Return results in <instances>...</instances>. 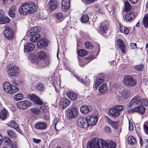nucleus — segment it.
Instances as JSON below:
<instances>
[{
    "instance_id": "nucleus-1",
    "label": "nucleus",
    "mask_w": 148,
    "mask_h": 148,
    "mask_svg": "<svg viewBox=\"0 0 148 148\" xmlns=\"http://www.w3.org/2000/svg\"><path fill=\"white\" fill-rule=\"evenodd\" d=\"M115 145L111 141H105L99 139L98 140H93L89 143V147L87 148H115Z\"/></svg>"
},
{
    "instance_id": "nucleus-2",
    "label": "nucleus",
    "mask_w": 148,
    "mask_h": 148,
    "mask_svg": "<svg viewBox=\"0 0 148 148\" xmlns=\"http://www.w3.org/2000/svg\"><path fill=\"white\" fill-rule=\"evenodd\" d=\"M37 9V7L32 2H25L21 4L18 11L21 15H25L34 12Z\"/></svg>"
},
{
    "instance_id": "nucleus-3",
    "label": "nucleus",
    "mask_w": 148,
    "mask_h": 148,
    "mask_svg": "<svg viewBox=\"0 0 148 148\" xmlns=\"http://www.w3.org/2000/svg\"><path fill=\"white\" fill-rule=\"evenodd\" d=\"M6 69L8 74L11 77H16L18 75L19 69L18 66L10 64L7 65Z\"/></svg>"
},
{
    "instance_id": "nucleus-4",
    "label": "nucleus",
    "mask_w": 148,
    "mask_h": 148,
    "mask_svg": "<svg viewBox=\"0 0 148 148\" xmlns=\"http://www.w3.org/2000/svg\"><path fill=\"white\" fill-rule=\"evenodd\" d=\"M134 103L141 106H147L148 105V101L142 99L140 96L137 95L132 99L129 103V105L130 107H132Z\"/></svg>"
},
{
    "instance_id": "nucleus-5",
    "label": "nucleus",
    "mask_w": 148,
    "mask_h": 148,
    "mask_svg": "<svg viewBox=\"0 0 148 148\" xmlns=\"http://www.w3.org/2000/svg\"><path fill=\"white\" fill-rule=\"evenodd\" d=\"M124 107L122 105H118L112 107L109 110L108 114L110 116L116 117L119 115V112L124 109Z\"/></svg>"
},
{
    "instance_id": "nucleus-6",
    "label": "nucleus",
    "mask_w": 148,
    "mask_h": 148,
    "mask_svg": "<svg viewBox=\"0 0 148 148\" xmlns=\"http://www.w3.org/2000/svg\"><path fill=\"white\" fill-rule=\"evenodd\" d=\"M27 97L37 104L40 105V108L42 111L45 110L46 107L45 105L43 104V102L35 95L28 94Z\"/></svg>"
},
{
    "instance_id": "nucleus-7",
    "label": "nucleus",
    "mask_w": 148,
    "mask_h": 148,
    "mask_svg": "<svg viewBox=\"0 0 148 148\" xmlns=\"http://www.w3.org/2000/svg\"><path fill=\"white\" fill-rule=\"evenodd\" d=\"M123 82L126 86L128 87L134 86L136 84V79L134 77L130 75H126L124 76Z\"/></svg>"
},
{
    "instance_id": "nucleus-8",
    "label": "nucleus",
    "mask_w": 148,
    "mask_h": 148,
    "mask_svg": "<svg viewBox=\"0 0 148 148\" xmlns=\"http://www.w3.org/2000/svg\"><path fill=\"white\" fill-rule=\"evenodd\" d=\"M78 115V111L76 108L74 106L71 107L66 111L67 117L69 120L76 118Z\"/></svg>"
},
{
    "instance_id": "nucleus-9",
    "label": "nucleus",
    "mask_w": 148,
    "mask_h": 148,
    "mask_svg": "<svg viewBox=\"0 0 148 148\" xmlns=\"http://www.w3.org/2000/svg\"><path fill=\"white\" fill-rule=\"evenodd\" d=\"M77 126L81 128L86 129L88 127V120L86 117H79L77 121Z\"/></svg>"
},
{
    "instance_id": "nucleus-10",
    "label": "nucleus",
    "mask_w": 148,
    "mask_h": 148,
    "mask_svg": "<svg viewBox=\"0 0 148 148\" xmlns=\"http://www.w3.org/2000/svg\"><path fill=\"white\" fill-rule=\"evenodd\" d=\"M99 113L98 112L95 110L94 113L90 115L88 119V125H94L97 123L98 120Z\"/></svg>"
},
{
    "instance_id": "nucleus-11",
    "label": "nucleus",
    "mask_w": 148,
    "mask_h": 148,
    "mask_svg": "<svg viewBox=\"0 0 148 148\" xmlns=\"http://www.w3.org/2000/svg\"><path fill=\"white\" fill-rule=\"evenodd\" d=\"M32 103L28 100L18 102L16 103L17 108L21 110H25L31 106Z\"/></svg>"
},
{
    "instance_id": "nucleus-12",
    "label": "nucleus",
    "mask_w": 148,
    "mask_h": 148,
    "mask_svg": "<svg viewBox=\"0 0 148 148\" xmlns=\"http://www.w3.org/2000/svg\"><path fill=\"white\" fill-rule=\"evenodd\" d=\"M3 33L4 36L8 39L11 40L13 38V31L10 28L6 29L4 31Z\"/></svg>"
},
{
    "instance_id": "nucleus-13",
    "label": "nucleus",
    "mask_w": 148,
    "mask_h": 148,
    "mask_svg": "<svg viewBox=\"0 0 148 148\" xmlns=\"http://www.w3.org/2000/svg\"><path fill=\"white\" fill-rule=\"evenodd\" d=\"M40 31V28L39 27L35 26L30 29L27 33L28 36H30L33 35H36Z\"/></svg>"
},
{
    "instance_id": "nucleus-14",
    "label": "nucleus",
    "mask_w": 148,
    "mask_h": 148,
    "mask_svg": "<svg viewBox=\"0 0 148 148\" xmlns=\"http://www.w3.org/2000/svg\"><path fill=\"white\" fill-rule=\"evenodd\" d=\"M48 44L47 40L45 38H42L38 42L37 46L38 48L40 49L45 47H47Z\"/></svg>"
},
{
    "instance_id": "nucleus-15",
    "label": "nucleus",
    "mask_w": 148,
    "mask_h": 148,
    "mask_svg": "<svg viewBox=\"0 0 148 148\" xmlns=\"http://www.w3.org/2000/svg\"><path fill=\"white\" fill-rule=\"evenodd\" d=\"M58 6L57 1L56 0H50L48 4V9L51 11L56 10Z\"/></svg>"
},
{
    "instance_id": "nucleus-16",
    "label": "nucleus",
    "mask_w": 148,
    "mask_h": 148,
    "mask_svg": "<svg viewBox=\"0 0 148 148\" xmlns=\"http://www.w3.org/2000/svg\"><path fill=\"white\" fill-rule=\"evenodd\" d=\"M118 47L120 49L122 52L125 53L126 46L124 41L121 39H118L117 40Z\"/></svg>"
},
{
    "instance_id": "nucleus-17",
    "label": "nucleus",
    "mask_w": 148,
    "mask_h": 148,
    "mask_svg": "<svg viewBox=\"0 0 148 148\" xmlns=\"http://www.w3.org/2000/svg\"><path fill=\"white\" fill-rule=\"evenodd\" d=\"M34 127L38 130H45L47 127V124L45 122H38L35 125Z\"/></svg>"
},
{
    "instance_id": "nucleus-18",
    "label": "nucleus",
    "mask_w": 148,
    "mask_h": 148,
    "mask_svg": "<svg viewBox=\"0 0 148 148\" xmlns=\"http://www.w3.org/2000/svg\"><path fill=\"white\" fill-rule=\"evenodd\" d=\"M34 45L32 43H27L24 44V51L28 52L29 51H31L34 49Z\"/></svg>"
},
{
    "instance_id": "nucleus-19",
    "label": "nucleus",
    "mask_w": 148,
    "mask_h": 148,
    "mask_svg": "<svg viewBox=\"0 0 148 148\" xmlns=\"http://www.w3.org/2000/svg\"><path fill=\"white\" fill-rule=\"evenodd\" d=\"M136 15V14L133 12L127 13L125 15V19L127 21H132L135 18Z\"/></svg>"
},
{
    "instance_id": "nucleus-20",
    "label": "nucleus",
    "mask_w": 148,
    "mask_h": 148,
    "mask_svg": "<svg viewBox=\"0 0 148 148\" xmlns=\"http://www.w3.org/2000/svg\"><path fill=\"white\" fill-rule=\"evenodd\" d=\"M99 91L100 93L104 94L108 92L109 89L108 88L106 84L105 83L102 84L99 88Z\"/></svg>"
},
{
    "instance_id": "nucleus-21",
    "label": "nucleus",
    "mask_w": 148,
    "mask_h": 148,
    "mask_svg": "<svg viewBox=\"0 0 148 148\" xmlns=\"http://www.w3.org/2000/svg\"><path fill=\"white\" fill-rule=\"evenodd\" d=\"M66 95L69 99L73 101L76 100L78 97L77 93L71 91L67 92Z\"/></svg>"
},
{
    "instance_id": "nucleus-22",
    "label": "nucleus",
    "mask_w": 148,
    "mask_h": 148,
    "mask_svg": "<svg viewBox=\"0 0 148 148\" xmlns=\"http://www.w3.org/2000/svg\"><path fill=\"white\" fill-rule=\"evenodd\" d=\"M3 86L4 90L9 94L11 88V86L10 83L8 82H4L3 84Z\"/></svg>"
},
{
    "instance_id": "nucleus-23",
    "label": "nucleus",
    "mask_w": 148,
    "mask_h": 148,
    "mask_svg": "<svg viewBox=\"0 0 148 148\" xmlns=\"http://www.w3.org/2000/svg\"><path fill=\"white\" fill-rule=\"evenodd\" d=\"M55 16L58 23L61 22L65 18L63 14L61 12H58L55 14Z\"/></svg>"
},
{
    "instance_id": "nucleus-24",
    "label": "nucleus",
    "mask_w": 148,
    "mask_h": 148,
    "mask_svg": "<svg viewBox=\"0 0 148 148\" xmlns=\"http://www.w3.org/2000/svg\"><path fill=\"white\" fill-rule=\"evenodd\" d=\"M7 125L11 127L14 128L19 132V130L21 131L18 127L17 124L14 121H12L7 123Z\"/></svg>"
},
{
    "instance_id": "nucleus-25",
    "label": "nucleus",
    "mask_w": 148,
    "mask_h": 148,
    "mask_svg": "<svg viewBox=\"0 0 148 148\" xmlns=\"http://www.w3.org/2000/svg\"><path fill=\"white\" fill-rule=\"evenodd\" d=\"M130 93V92L129 90L125 89L121 91V94L122 98L125 99H127L129 97Z\"/></svg>"
},
{
    "instance_id": "nucleus-26",
    "label": "nucleus",
    "mask_w": 148,
    "mask_h": 148,
    "mask_svg": "<svg viewBox=\"0 0 148 148\" xmlns=\"http://www.w3.org/2000/svg\"><path fill=\"white\" fill-rule=\"evenodd\" d=\"M108 29L106 25H103L100 26L99 29V33L102 35H104L107 33Z\"/></svg>"
},
{
    "instance_id": "nucleus-27",
    "label": "nucleus",
    "mask_w": 148,
    "mask_h": 148,
    "mask_svg": "<svg viewBox=\"0 0 148 148\" xmlns=\"http://www.w3.org/2000/svg\"><path fill=\"white\" fill-rule=\"evenodd\" d=\"M61 4L62 9L65 11H67L70 7V3L67 1H62Z\"/></svg>"
},
{
    "instance_id": "nucleus-28",
    "label": "nucleus",
    "mask_w": 148,
    "mask_h": 148,
    "mask_svg": "<svg viewBox=\"0 0 148 148\" xmlns=\"http://www.w3.org/2000/svg\"><path fill=\"white\" fill-rule=\"evenodd\" d=\"M36 56L40 60H44L46 58L47 55L44 51H41L38 52Z\"/></svg>"
},
{
    "instance_id": "nucleus-29",
    "label": "nucleus",
    "mask_w": 148,
    "mask_h": 148,
    "mask_svg": "<svg viewBox=\"0 0 148 148\" xmlns=\"http://www.w3.org/2000/svg\"><path fill=\"white\" fill-rule=\"evenodd\" d=\"M8 115V112L5 109H3L0 112V117L3 120L5 119Z\"/></svg>"
},
{
    "instance_id": "nucleus-30",
    "label": "nucleus",
    "mask_w": 148,
    "mask_h": 148,
    "mask_svg": "<svg viewBox=\"0 0 148 148\" xmlns=\"http://www.w3.org/2000/svg\"><path fill=\"white\" fill-rule=\"evenodd\" d=\"M128 143L131 145H134L136 143V138L132 136H130L127 138Z\"/></svg>"
},
{
    "instance_id": "nucleus-31",
    "label": "nucleus",
    "mask_w": 148,
    "mask_h": 148,
    "mask_svg": "<svg viewBox=\"0 0 148 148\" xmlns=\"http://www.w3.org/2000/svg\"><path fill=\"white\" fill-rule=\"evenodd\" d=\"M80 111L83 114H86L89 112L90 109L88 106L83 105L80 107Z\"/></svg>"
},
{
    "instance_id": "nucleus-32",
    "label": "nucleus",
    "mask_w": 148,
    "mask_h": 148,
    "mask_svg": "<svg viewBox=\"0 0 148 148\" xmlns=\"http://www.w3.org/2000/svg\"><path fill=\"white\" fill-rule=\"evenodd\" d=\"M62 103L61 104L62 108L64 109L70 104V101L67 98H64L62 100Z\"/></svg>"
},
{
    "instance_id": "nucleus-33",
    "label": "nucleus",
    "mask_w": 148,
    "mask_h": 148,
    "mask_svg": "<svg viewBox=\"0 0 148 148\" xmlns=\"http://www.w3.org/2000/svg\"><path fill=\"white\" fill-rule=\"evenodd\" d=\"M16 10V7L15 6H13L10 8L8 12L10 16L12 18L15 17Z\"/></svg>"
},
{
    "instance_id": "nucleus-34",
    "label": "nucleus",
    "mask_w": 148,
    "mask_h": 148,
    "mask_svg": "<svg viewBox=\"0 0 148 148\" xmlns=\"http://www.w3.org/2000/svg\"><path fill=\"white\" fill-rule=\"evenodd\" d=\"M10 19L8 17L3 16L0 17V24H4L9 22Z\"/></svg>"
},
{
    "instance_id": "nucleus-35",
    "label": "nucleus",
    "mask_w": 148,
    "mask_h": 148,
    "mask_svg": "<svg viewBox=\"0 0 148 148\" xmlns=\"http://www.w3.org/2000/svg\"><path fill=\"white\" fill-rule=\"evenodd\" d=\"M143 24L146 29H148V14H146L143 19Z\"/></svg>"
},
{
    "instance_id": "nucleus-36",
    "label": "nucleus",
    "mask_w": 148,
    "mask_h": 148,
    "mask_svg": "<svg viewBox=\"0 0 148 148\" xmlns=\"http://www.w3.org/2000/svg\"><path fill=\"white\" fill-rule=\"evenodd\" d=\"M104 81L102 80V79H99L96 78V79L94 82L93 85V87H95V89L97 90L98 86L99 85L102 83Z\"/></svg>"
},
{
    "instance_id": "nucleus-37",
    "label": "nucleus",
    "mask_w": 148,
    "mask_h": 148,
    "mask_svg": "<svg viewBox=\"0 0 148 148\" xmlns=\"http://www.w3.org/2000/svg\"><path fill=\"white\" fill-rule=\"evenodd\" d=\"M89 18L87 14H84L82 16L81 18V21L83 23H86L89 21Z\"/></svg>"
},
{
    "instance_id": "nucleus-38",
    "label": "nucleus",
    "mask_w": 148,
    "mask_h": 148,
    "mask_svg": "<svg viewBox=\"0 0 148 148\" xmlns=\"http://www.w3.org/2000/svg\"><path fill=\"white\" fill-rule=\"evenodd\" d=\"M77 53L79 56H86L88 54V52L85 50L80 49L77 51Z\"/></svg>"
},
{
    "instance_id": "nucleus-39",
    "label": "nucleus",
    "mask_w": 148,
    "mask_h": 148,
    "mask_svg": "<svg viewBox=\"0 0 148 148\" xmlns=\"http://www.w3.org/2000/svg\"><path fill=\"white\" fill-rule=\"evenodd\" d=\"M137 112L139 114H143L145 112L146 108L142 106H138L137 107Z\"/></svg>"
},
{
    "instance_id": "nucleus-40",
    "label": "nucleus",
    "mask_w": 148,
    "mask_h": 148,
    "mask_svg": "<svg viewBox=\"0 0 148 148\" xmlns=\"http://www.w3.org/2000/svg\"><path fill=\"white\" fill-rule=\"evenodd\" d=\"M30 38V40L32 42H34L39 39L40 38V35L39 34L33 35Z\"/></svg>"
},
{
    "instance_id": "nucleus-41",
    "label": "nucleus",
    "mask_w": 148,
    "mask_h": 148,
    "mask_svg": "<svg viewBox=\"0 0 148 148\" xmlns=\"http://www.w3.org/2000/svg\"><path fill=\"white\" fill-rule=\"evenodd\" d=\"M36 87L38 90L41 91L44 90L45 89L44 86L42 83H39L37 84Z\"/></svg>"
},
{
    "instance_id": "nucleus-42",
    "label": "nucleus",
    "mask_w": 148,
    "mask_h": 148,
    "mask_svg": "<svg viewBox=\"0 0 148 148\" xmlns=\"http://www.w3.org/2000/svg\"><path fill=\"white\" fill-rule=\"evenodd\" d=\"M23 95L20 93H18L14 95V99L16 101L21 100L23 99Z\"/></svg>"
},
{
    "instance_id": "nucleus-43",
    "label": "nucleus",
    "mask_w": 148,
    "mask_h": 148,
    "mask_svg": "<svg viewBox=\"0 0 148 148\" xmlns=\"http://www.w3.org/2000/svg\"><path fill=\"white\" fill-rule=\"evenodd\" d=\"M84 46L88 49H92L94 47L93 44L89 41L86 42L84 44Z\"/></svg>"
},
{
    "instance_id": "nucleus-44",
    "label": "nucleus",
    "mask_w": 148,
    "mask_h": 148,
    "mask_svg": "<svg viewBox=\"0 0 148 148\" xmlns=\"http://www.w3.org/2000/svg\"><path fill=\"white\" fill-rule=\"evenodd\" d=\"M8 135L11 138H14L16 137V134L12 130H7Z\"/></svg>"
},
{
    "instance_id": "nucleus-45",
    "label": "nucleus",
    "mask_w": 148,
    "mask_h": 148,
    "mask_svg": "<svg viewBox=\"0 0 148 148\" xmlns=\"http://www.w3.org/2000/svg\"><path fill=\"white\" fill-rule=\"evenodd\" d=\"M18 90L19 89L17 86L13 85L11 86V89L9 94H13L17 92Z\"/></svg>"
},
{
    "instance_id": "nucleus-46",
    "label": "nucleus",
    "mask_w": 148,
    "mask_h": 148,
    "mask_svg": "<svg viewBox=\"0 0 148 148\" xmlns=\"http://www.w3.org/2000/svg\"><path fill=\"white\" fill-rule=\"evenodd\" d=\"M3 140L6 145H8L12 143L11 139L8 137H4Z\"/></svg>"
},
{
    "instance_id": "nucleus-47",
    "label": "nucleus",
    "mask_w": 148,
    "mask_h": 148,
    "mask_svg": "<svg viewBox=\"0 0 148 148\" xmlns=\"http://www.w3.org/2000/svg\"><path fill=\"white\" fill-rule=\"evenodd\" d=\"M125 10L126 11H128L131 9V7L130 4L128 1H126L125 2Z\"/></svg>"
},
{
    "instance_id": "nucleus-48",
    "label": "nucleus",
    "mask_w": 148,
    "mask_h": 148,
    "mask_svg": "<svg viewBox=\"0 0 148 148\" xmlns=\"http://www.w3.org/2000/svg\"><path fill=\"white\" fill-rule=\"evenodd\" d=\"M86 60L84 61H82V62H81L80 61L79 62V64L81 67H83L85 66V64L82 63L83 62L88 63L92 59L91 57H86Z\"/></svg>"
},
{
    "instance_id": "nucleus-49",
    "label": "nucleus",
    "mask_w": 148,
    "mask_h": 148,
    "mask_svg": "<svg viewBox=\"0 0 148 148\" xmlns=\"http://www.w3.org/2000/svg\"><path fill=\"white\" fill-rule=\"evenodd\" d=\"M134 68L138 71H141L144 68V66L142 64L134 65Z\"/></svg>"
},
{
    "instance_id": "nucleus-50",
    "label": "nucleus",
    "mask_w": 148,
    "mask_h": 148,
    "mask_svg": "<svg viewBox=\"0 0 148 148\" xmlns=\"http://www.w3.org/2000/svg\"><path fill=\"white\" fill-rule=\"evenodd\" d=\"M32 112L35 114H40V111L38 109L36 108H32L31 109Z\"/></svg>"
},
{
    "instance_id": "nucleus-51",
    "label": "nucleus",
    "mask_w": 148,
    "mask_h": 148,
    "mask_svg": "<svg viewBox=\"0 0 148 148\" xmlns=\"http://www.w3.org/2000/svg\"><path fill=\"white\" fill-rule=\"evenodd\" d=\"M75 77L77 79L78 81L81 82L83 84H84L86 85L87 84H88V82H87L85 81L83 79L80 78L79 76H76L75 75Z\"/></svg>"
},
{
    "instance_id": "nucleus-52",
    "label": "nucleus",
    "mask_w": 148,
    "mask_h": 148,
    "mask_svg": "<svg viewBox=\"0 0 148 148\" xmlns=\"http://www.w3.org/2000/svg\"><path fill=\"white\" fill-rule=\"evenodd\" d=\"M106 8L108 12H110L114 10V7L112 6L111 4H109L107 5Z\"/></svg>"
},
{
    "instance_id": "nucleus-53",
    "label": "nucleus",
    "mask_w": 148,
    "mask_h": 148,
    "mask_svg": "<svg viewBox=\"0 0 148 148\" xmlns=\"http://www.w3.org/2000/svg\"><path fill=\"white\" fill-rule=\"evenodd\" d=\"M112 126L114 128H117L118 127L119 124L118 123L117 121H113L112 123L111 124Z\"/></svg>"
},
{
    "instance_id": "nucleus-54",
    "label": "nucleus",
    "mask_w": 148,
    "mask_h": 148,
    "mask_svg": "<svg viewBox=\"0 0 148 148\" xmlns=\"http://www.w3.org/2000/svg\"><path fill=\"white\" fill-rule=\"evenodd\" d=\"M143 129L145 133L148 135V126L146 125V122L143 125Z\"/></svg>"
},
{
    "instance_id": "nucleus-55",
    "label": "nucleus",
    "mask_w": 148,
    "mask_h": 148,
    "mask_svg": "<svg viewBox=\"0 0 148 148\" xmlns=\"http://www.w3.org/2000/svg\"><path fill=\"white\" fill-rule=\"evenodd\" d=\"M97 78L99 79H102V80L104 81V74L103 73H101L100 74H98Z\"/></svg>"
},
{
    "instance_id": "nucleus-56",
    "label": "nucleus",
    "mask_w": 148,
    "mask_h": 148,
    "mask_svg": "<svg viewBox=\"0 0 148 148\" xmlns=\"http://www.w3.org/2000/svg\"><path fill=\"white\" fill-rule=\"evenodd\" d=\"M137 107L133 108L130 109L128 110V112L129 113H132L137 112Z\"/></svg>"
},
{
    "instance_id": "nucleus-57",
    "label": "nucleus",
    "mask_w": 148,
    "mask_h": 148,
    "mask_svg": "<svg viewBox=\"0 0 148 148\" xmlns=\"http://www.w3.org/2000/svg\"><path fill=\"white\" fill-rule=\"evenodd\" d=\"M130 45L133 49H135L137 47V44L136 43H131Z\"/></svg>"
},
{
    "instance_id": "nucleus-58",
    "label": "nucleus",
    "mask_w": 148,
    "mask_h": 148,
    "mask_svg": "<svg viewBox=\"0 0 148 148\" xmlns=\"http://www.w3.org/2000/svg\"><path fill=\"white\" fill-rule=\"evenodd\" d=\"M41 141L40 139H36L35 138H34L33 139V141L35 143L38 144L40 143Z\"/></svg>"
},
{
    "instance_id": "nucleus-59",
    "label": "nucleus",
    "mask_w": 148,
    "mask_h": 148,
    "mask_svg": "<svg viewBox=\"0 0 148 148\" xmlns=\"http://www.w3.org/2000/svg\"><path fill=\"white\" fill-rule=\"evenodd\" d=\"M104 130L105 131L108 132H110L111 131V130L110 128L108 126H106L104 128Z\"/></svg>"
},
{
    "instance_id": "nucleus-60",
    "label": "nucleus",
    "mask_w": 148,
    "mask_h": 148,
    "mask_svg": "<svg viewBox=\"0 0 148 148\" xmlns=\"http://www.w3.org/2000/svg\"><path fill=\"white\" fill-rule=\"evenodd\" d=\"M129 130H132L133 128V125L132 123L129 122Z\"/></svg>"
},
{
    "instance_id": "nucleus-61",
    "label": "nucleus",
    "mask_w": 148,
    "mask_h": 148,
    "mask_svg": "<svg viewBox=\"0 0 148 148\" xmlns=\"http://www.w3.org/2000/svg\"><path fill=\"white\" fill-rule=\"evenodd\" d=\"M35 56H32L31 58V60L32 62L36 63V59H35Z\"/></svg>"
},
{
    "instance_id": "nucleus-62",
    "label": "nucleus",
    "mask_w": 148,
    "mask_h": 148,
    "mask_svg": "<svg viewBox=\"0 0 148 148\" xmlns=\"http://www.w3.org/2000/svg\"><path fill=\"white\" fill-rule=\"evenodd\" d=\"M12 83L16 85H18L19 83L15 79H14L13 80Z\"/></svg>"
},
{
    "instance_id": "nucleus-63",
    "label": "nucleus",
    "mask_w": 148,
    "mask_h": 148,
    "mask_svg": "<svg viewBox=\"0 0 148 148\" xmlns=\"http://www.w3.org/2000/svg\"><path fill=\"white\" fill-rule=\"evenodd\" d=\"M45 60H44V62L46 64V65H48L50 63V60L48 58H46Z\"/></svg>"
},
{
    "instance_id": "nucleus-64",
    "label": "nucleus",
    "mask_w": 148,
    "mask_h": 148,
    "mask_svg": "<svg viewBox=\"0 0 148 148\" xmlns=\"http://www.w3.org/2000/svg\"><path fill=\"white\" fill-rule=\"evenodd\" d=\"M124 32L125 34H128L129 33V30L127 28H125L124 30Z\"/></svg>"
}]
</instances>
